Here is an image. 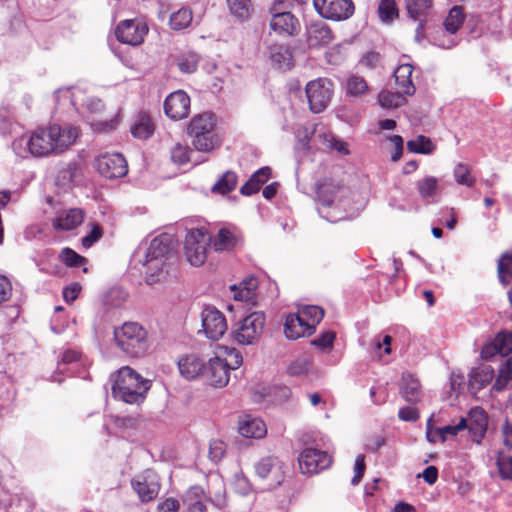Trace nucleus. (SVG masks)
Masks as SVG:
<instances>
[{
	"instance_id": "nucleus-1",
	"label": "nucleus",
	"mask_w": 512,
	"mask_h": 512,
	"mask_svg": "<svg viewBox=\"0 0 512 512\" xmlns=\"http://www.w3.org/2000/svg\"><path fill=\"white\" fill-rule=\"evenodd\" d=\"M79 135L80 131L77 127L52 124L47 127H38L28 139L21 137L14 140L12 146L20 156H23L21 150L26 147L32 156L45 157L68 150L75 144Z\"/></svg>"
},
{
	"instance_id": "nucleus-2",
	"label": "nucleus",
	"mask_w": 512,
	"mask_h": 512,
	"mask_svg": "<svg viewBox=\"0 0 512 512\" xmlns=\"http://www.w3.org/2000/svg\"><path fill=\"white\" fill-rule=\"evenodd\" d=\"M112 393L114 397L129 404L143 401L149 390V381L143 379L136 371L128 366L120 368L112 375Z\"/></svg>"
},
{
	"instance_id": "nucleus-3",
	"label": "nucleus",
	"mask_w": 512,
	"mask_h": 512,
	"mask_svg": "<svg viewBox=\"0 0 512 512\" xmlns=\"http://www.w3.org/2000/svg\"><path fill=\"white\" fill-rule=\"evenodd\" d=\"M187 133L191 138L193 147L199 152H211L220 146V138L216 133V117L205 112L194 116Z\"/></svg>"
},
{
	"instance_id": "nucleus-4",
	"label": "nucleus",
	"mask_w": 512,
	"mask_h": 512,
	"mask_svg": "<svg viewBox=\"0 0 512 512\" xmlns=\"http://www.w3.org/2000/svg\"><path fill=\"white\" fill-rule=\"evenodd\" d=\"M116 346L130 358L143 357L149 348L147 331L136 322H126L115 328Z\"/></svg>"
},
{
	"instance_id": "nucleus-5",
	"label": "nucleus",
	"mask_w": 512,
	"mask_h": 512,
	"mask_svg": "<svg viewBox=\"0 0 512 512\" xmlns=\"http://www.w3.org/2000/svg\"><path fill=\"white\" fill-rule=\"evenodd\" d=\"M211 241V236L205 229L188 231L184 242V254L192 266L199 267L205 263Z\"/></svg>"
},
{
	"instance_id": "nucleus-6",
	"label": "nucleus",
	"mask_w": 512,
	"mask_h": 512,
	"mask_svg": "<svg viewBox=\"0 0 512 512\" xmlns=\"http://www.w3.org/2000/svg\"><path fill=\"white\" fill-rule=\"evenodd\" d=\"M265 315L262 312H252L241 320L231 334L233 339L241 345H250L257 341L263 332Z\"/></svg>"
},
{
	"instance_id": "nucleus-7",
	"label": "nucleus",
	"mask_w": 512,
	"mask_h": 512,
	"mask_svg": "<svg viewBox=\"0 0 512 512\" xmlns=\"http://www.w3.org/2000/svg\"><path fill=\"white\" fill-rule=\"evenodd\" d=\"M149 32V27L143 19H125L120 21L115 27L116 39L130 46H139L144 42L145 36Z\"/></svg>"
},
{
	"instance_id": "nucleus-8",
	"label": "nucleus",
	"mask_w": 512,
	"mask_h": 512,
	"mask_svg": "<svg viewBox=\"0 0 512 512\" xmlns=\"http://www.w3.org/2000/svg\"><path fill=\"white\" fill-rule=\"evenodd\" d=\"M305 90L310 110L313 113H320L331 100L333 85L327 78H318L308 82Z\"/></svg>"
},
{
	"instance_id": "nucleus-9",
	"label": "nucleus",
	"mask_w": 512,
	"mask_h": 512,
	"mask_svg": "<svg viewBox=\"0 0 512 512\" xmlns=\"http://www.w3.org/2000/svg\"><path fill=\"white\" fill-rule=\"evenodd\" d=\"M255 470L268 488H275L283 482L286 466L277 457L267 456L256 464Z\"/></svg>"
},
{
	"instance_id": "nucleus-10",
	"label": "nucleus",
	"mask_w": 512,
	"mask_h": 512,
	"mask_svg": "<svg viewBox=\"0 0 512 512\" xmlns=\"http://www.w3.org/2000/svg\"><path fill=\"white\" fill-rule=\"evenodd\" d=\"M316 11L326 19L341 21L354 13L352 0H313Z\"/></svg>"
},
{
	"instance_id": "nucleus-11",
	"label": "nucleus",
	"mask_w": 512,
	"mask_h": 512,
	"mask_svg": "<svg viewBox=\"0 0 512 512\" xmlns=\"http://www.w3.org/2000/svg\"><path fill=\"white\" fill-rule=\"evenodd\" d=\"M331 456L325 451L315 448H305L299 455L298 462L303 474H315L328 468Z\"/></svg>"
},
{
	"instance_id": "nucleus-12",
	"label": "nucleus",
	"mask_w": 512,
	"mask_h": 512,
	"mask_svg": "<svg viewBox=\"0 0 512 512\" xmlns=\"http://www.w3.org/2000/svg\"><path fill=\"white\" fill-rule=\"evenodd\" d=\"M202 328L207 338L219 340L227 331L226 318L214 307H206L201 313Z\"/></svg>"
},
{
	"instance_id": "nucleus-13",
	"label": "nucleus",
	"mask_w": 512,
	"mask_h": 512,
	"mask_svg": "<svg viewBox=\"0 0 512 512\" xmlns=\"http://www.w3.org/2000/svg\"><path fill=\"white\" fill-rule=\"evenodd\" d=\"M95 167L102 176L108 179L125 176L128 171L127 162L119 153L100 155L95 160Z\"/></svg>"
},
{
	"instance_id": "nucleus-14",
	"label": "nucleus",
	"mask_w": 512,
	"mask_h": 512,
	"mask_svg": "<svg viewBox=\"0 0 512 512\" xmlns=\"http://www.w3.org/2000/svg\"><path fill=\"white\" fill-rule=\"evenodd\" d=\"M349 190L332 179H324L317 185V198L319 202L327 207L335 201L342 202V198L349 194Z\"/></svg>"
},
{
	"instance_id": "nucleus-15",
	"label": "nucleus",
	"mask_w": 512,
	"mask_h": 512,
	"mask_svg": "<svg viewBox=\"0 0 512 512\" xmlns=\"http://www.w3.org/2000/svg\"><path fill=\"white\" fill-rule=\"evenodd\" d=\"M190 110V98L182 90L171 93L164 102L165 114L174 120H180L188 116Z\"/></svg>"
},
{
	"instance_id": "nucleus-16",
	"label": "nucleus",
	"mask_w": 512,
	"mask_h": 512,
	"mask_svg": "<svg viewBox=\"0 0 512 512\" xmlns=\"http://www.w3.org/2000/svg\"><path fill=\"white\" fill-rule=\"evenodd\" d=\"M205 377L208 383L215 388L226 386L230 379L228 362L219 357L210 359L205 369Z\"/></svg>"
},
{
	"instance_id": "nucleus-17",
	"label": "nucleus",
	"mask_w": 512,
	"mask_h": 512,
	"mask_svg": "<svg viewBox=\"0 0 512 512\" xmlns=\"http://www.w3.org/2000/svg\"><path fill=\"white\" fill-rule=\"evenodd\" d=\"M131 484L133 490L143 502L155 499L160 490V485L152 472H146L137 476L132 480Z\"/></svg>"
},
{
	"instance_id": "nucleus-18",
	"label": "nucleus",
	"mask_w": 512,
	"mask_h": 512,
	"mask_svg": "<svg viewBox=\"0 0 512 512\" xmlns=\"http://www.w3.org/2000/svg\"><path fill=\"white\" fill-rule=\"evenodd\" d=\"M172 239L168 234H161L151 240L143 262H167L172 254Z\"/></svg>"
},
{
	"instance_id": "nucleus-19",
	"label": "nucleus",
	"mask_w": 512,
	"mask_h": 512,
	"mask_svg": "<svg viewBox=\"0 0 512 512\" xmlns=\"http://www.w3.org/2000/svg\"><path fill=\"white\" fill-rule=\"evenodd\" d=\"M177 364L181 376L187 380H194L201 374L205 375V363L196 354H186L181 356Z\"/></svg>"
},
{
	"instance_id": "nucleus-20",
	"label": "nucleus",
	"mask_w": 512,
	"mask_h": 512,
	"mask_svg": "<svg viewBox=\"0 0 512 512\" xmlns=\"http://www.w3.org/2000/svg\"><path fill=\"white\" fill-rule=\"evenodd\" d=\"M270 20V28L280 35H294L300 27L298 19L292 13L278 12Z\"/></svg>"
},
{
	"instance_id": "nucleus-21",
	"label": "nucleus",
	"mask_w": 512,
	"mask_h": 512,
	"mask_svg": "<svg viewBox=\"0 0 512 512\" xmlns=\"http://www.w3.org/2000/svg\"><path fill=\"white\" fill-rule=\"evenodd\" d=\"M400 394L405 401L411 404L419 402L422 397L419 379L410 373H404L400 383Z\"/></svg>"
},
{
	"instance_id": "nucleus-22",
	"label": "nucleus",
	"mask_w": 512,
	"mask_h": 512,
	"mask_svg": "<svg viewBox=\"0 0 512 512\" xmlns=\"http://www.w3.org/2000/svg\"><path fill=\"white\" fill-rule=\"evenodd\" d=\"M238 431L246 438H261L266 434L267 429L261 419L244 415L239 419Z\"/></svg>"
},
{
	"instance_id": "nucleus-23",
	"label": "nucleus",
	"mask_w": 512,
	"mask_h": 512,
	"mask_svg": "<svg viewBox=\"0 0 512 512\" xmlns=\"http://www.w3.org/2000/svg\"><path fill=\"white\" fill-rule=\"evenodd\" d=\"M84 219V213L81 209L72 208L60 212L53 221V227L57 230H72L79 226Z\"/></svg>"
},
{
	"instance_id": "nucleus-24",
	"label": "nucleus",
	"mask_w": 512,
	"mask_h": 512,
	"mask_svg": "<svg viewBox=\"0 0 512 512\" xmlns=\"http://www.w3.org/2000/svg\"><path fill=\"white\" fill-rule=\"evenodd\" d=\"M466 424L472 439L479 443L487 429V417L484 410L479 408L471 410L468 419H466Z\"/></svg>"
},
{
	"instance_id": "nucleus-25",
	"label": "nucleus",
	"mask_w": 512,
	"mask_h": 512,
	"mask_svg": "<svg viewBox=\"0 0 512 512\" xmlns=\"http://www.w3.org/2000/svg\"><path fill=\"white\" fill-rule=\"evenodd\" d=\"M412 72L413 67L410 64H401L394 71L397 89H400V93L406 96H411L415 93V87L411 79Z\"/></svg>"
},
{
	"instance_id": "nucleus-26",
	"label": "nucleus",
	"mask_w": 512,
	"mask_h": 512,
	"mask_svg": "<svg viewBox=\"0 0 512 512\" xmlns=\"http://www.w3.org/2000/svg\"><path fill=\"white\" fill-rule=\"evenodd\" d=\"M284 332L289 339H298L306 334L310 335L312 331L306 324L301 320V317L297 313L289 314L286 317L284 324Z\"/></svg>"
},
{
	"instance_id": "nucleus-27",
	"label": "nucleus",
	"mask_w": 512,
	"mask_h": 512,
	"mask_svg": "<svg viewBox=\"0 0 512 512\" xmlns=\"http://www.w3.org/2000/svg\"><path fill=\"white\" fill-rule=\"evenodd\" d=\"M493 377L494 369L489 365H481L469 374V386L473 390H480L488 385Z\"/></svg>"
},
{
	"instance_id": "nucleus-28",
	"label": "nucleus",
	"mask_w": 512,
	"mask_h": 512,
	"mask_svg": "<svg viewBox=\"0 0 512 512\" xmlns=\"http://www.w3.org/2000/svg\"><path fill=\"white\" fill-rule=\"evenodd\" d=\"M333 34L325 24H316L308 31V44L310 47L325 46L332 42Z\"/></svg>"
},
{
	"instance_id": "nucleus-29",
	"label": "nucleus",
	"mask_w": 512,
	"mask_h": 512,
	"mask_svg": "<svg viewBox=\"0 0 512 512\" xmlns=\"http://www.w3.org/2000/svg\"><path fill=\"white\" fill-rule=\"evenodd\" d=\"M272 63L281 70H288L293 65V56L290 49L284 45H272L269 48Z\"/></svg>"
},
{
	"instance_id": "nucleus-30",
	"label": "nucleus",
	"mask_w": 512,
	"mask_h": 512,
	"mask_svg": "<svg viewBox=\"0 0 512 512\" xmlns=\"http://www.w3.org/2000/svg\"><path fill=\"white\" fill-rule=\"evenodd\" d=\"M146 266L145 280L147 284L154 285L166 280L168 276V263L167 262H143Z\"/></svg>"
},
{
	"instance_id": "nucleus-31",
	"label": "nucleus",
	"mask_w": 512,
	"mask_h": 512,
	"mask_svg": "<svg viewBox=\"0 0 512 512\" xmlns=\"http://www.w3.org/2000/svg\"><path fill=\"white\" fill-rule=\"evenodd\" d=\"M239 237L227 228H221L213 240V248L217 252L230 251L239 243Z\"/></svg>"
},
{
	"instance_id": "nucleus-32",
	"label": "nucleus",
	"mask_w": 512,
	"mask_h": 512,
	"mask_svg": "<svg viewBox=\"0 0 512 512\" xmlns=\"http://www.w3.org/2000/svg\"><path fill=\"white\" fill-rule=\"evenodd\" d=\"M301 320L309 327L311 331L320 323L324 317V310L316 305H307L300 308L297 312Z\"/></svg>"
},
{
	"instance_id": "nucleus-33",
	"label": "nucleus",
	"mask_w": 512,
	"mask_h": 512,
	"mask_svg": "<svg viewBox=\"0 0 512 512\" xmlns=\"http://www.w3.org/2000/svg\"><path fill=\"white\" fill-rule=\"evenodd\" d=\"M134 137L139 139H147L154 132V125L151 118L144 113L139 114L131 128Z\"/></svg>"
},
{
	"instance_id": "nucleus-34",
	"label": "nucleus",
	"mask_w": 512,
	"mask_h": 512,
	"mask_svg": "<svg viewBox=\"0 0 512 512\" xmlns=\"http://www.w3.org/2000/svg\"><path fill=\"white\" fill-rule=\"evenodd\" d=\"M432 7V0H407L406 8L413 20H426Z\"/></svg>"
},
{
	"instance_id": "nucleus-35",
	"label": "nucleus",
	"mask_w": 512,
	"mask_h": 512,
	"mask_svg": "<svg viewBox=\"0 0 512 512\" xmlns=\"http://www.w3.org/2000/svg\"><path fill=\"white\" fill-rule=\"evenodd\" d=\"M345 92L351 97H360L366 95L369 91L367 81L358 75H350L345 83Z\"/></svg>"
},
{
	"instance_id": "nucleus-36",
	"label": "nucleus",
	"mask_w": 512,
	"mask_h": 512,
	"mask_svg": "<svg viewBox=\"0 0 512 512\" xmlns=\"http://www.w3.org/2000/svg\"><path fill=\"white\" fill-rule=\"evenodd\" d=\"M497 272L499 281L508 285L512 281V254L505 252L498 260Z\"/></svg>"
},
{
	"instance_id": "nucleus-37",
	"label": "nucleus",
	"mask_w": 512,
	"mask_h": 512,
	"mask_svg": "<svg viewBox=\"0 0 512 512\" xmlns=\"http://www.w3.org/2000/svg\"><path fill=\"white\" fill-rule=\"evenodd\" d=\"M378 15L382 23L389 24L398 18L399 12L395 0H380Z\"/></svg>"
},
{
	"instance_id": "nucleus-38",
	"label": "nucleus",
	"mask_w": 512,
	"mask_h": 512,
	"mask_svg": "<svg viewBox=\"0 0 512 512\" xmlns=\"http://www.w3.org/2000/svg\"><path fill=\"white\" fill-rule=\"evenodd\" d=\"M237 185V175L232 171H227L222 177L212 186L211 191L225 195L235 189Z\"/></svg>"
},
{
	"instance_id": "nucleus-39",
	"label": "nucleus",
	"mask_w": 512,
	"mask_h": 512,
	"mask_svg": "<svg viewBox=\"0 0 512 512\" xmlns=\"http://www.w3.org/2000/svg\"><path fill=\"white\" fill-rule=\"evenodd\" d=\"M464 22L463 8L460 6H454L448 13L444 27L447 32L455 34Z\"/></svg>"
},
{
	"instance_id": "nucleus-40",
	"label": "nucleus",
	"mask_w": 512,
	"mask_h": 512,
	"mask_svg": "<svg viewBox=\"0 0 512 512\" xmlns=\"http://www.w3.org/2000/svg\"><path fill=\"white\" fill-rule=\"evenodd\" d=\"M192 22V11L189 8H180L170 16V27L173 30L187 28Z\"/></svg>"
},
{
	"instance_id": "nucleus-41",
	"label": "nucleus",
	"mask_w": 512,
	"mask_h": 512,
	"mask_svg": "<svg viewBox=\"0 0 512 512\" xmlns=\"http://www.w3.org/2000/svg\"><path fill=\"white\" fill-rule=\"evenodd\" d=\"M438 186V180L433 176H426L416 183V187L422 199L434 197L437 194Z\"/></svg>"
},
{
	"instance_id": "nucleus-42",
	"label": "nucleus",
	"mask_w": 512,
	"mask_h": 512,
	"mask_svg": "<svg viewBox=\"0 0 512 512\" xmlns=\"http://www.w3.org/2000/svg\"><path fill=\"white\" fill-rule=\"evenodd\" d=\"M407 149L413 153L430 154L434 151L435 145L430 138L419 135L414 140L407 142Z\"/></svg>"
},
{
	"instance_id": "nucleus-43",
	"label": "nucleus",
	"mask_w": 512,
	"mask_h": 512,
	"mask_svg": "<svg viewBox=\"0 0 512 512\" xmlns=\"http://www.w3.org/2000/svg\"><path fill=\"white\" fill-rule=\"evenodd\" d=\"M403 93H400V89L397 92L383 91L379 94V104L384 108H396L403 104L405 101Z\"/></svg>"
},
{
	"instance_id": "nucleus-44",
	"label": "nucleus",
	"mask_w": 512,
	"mask_h": 512,
	"mask_svg": "<svg viewBox=\"0 0 512 512\" xmlns=\"http://www.w3.org/2000/svg\"><path fill=\"white\" fill-rule=\"evenodd\" d=\"M320 138L321 143L328 149L335 150L340 154L347 155L349 150L347 148V143L338 139L332 133H322L318 136Z\"/></svg>"
},
{
	"instance_id": "nucleus-45",
	"label": "nucleus",
	"mask_w": 512,
	"mask_h": 512,
	"mask_svg": "<svg viewBox=\"0 0 512 512\" xmlns=\"http://www.w3.org/2000/svg\"><path fill=\"white\" fill-rule=\"evenodd\" d=\"M244 284H249V288H241L237 285H232L231 290L234 292V299L237 301L248 302L251 301L254 297V292L257 287V281L254 278H251L247 281H244Z\"/></svg>"
},
{
	"instance_id": "nucleus-46",
	"label": "nucleus",
	"mask_w": 512,
	"mask_h": 512,
	"mask_svg": "<svg viewBox=\"0 0 512 512\" xmlns=\"http://www.w3.org/2000/svg\"><path fill=\"white\" fill-rule=\"evenodd\" d=\"M510 380H512V356L500 367L493 389L502 391Z\"/></svg>"
},
{
	"instance_id": "nucleus-47",
	"label": "nucleus",
	"mask_w": 512,
	"mask_h": 512,
	"mask_svg": "<svg viewBox=\"0 0 512 512\" xmlns=\"http://www.w3.org/2000/svg\"><path fill=\"white\" fill-rule=\"evenodd\" d=\"M228 8L234 16L245 19L249 16L252 4L251 0H226Z\"/></svg>"
},
{
	"instance_id": "nucleus-48",
	"label": "nucleus",
	"mask_w": 512,
	"mask_h": 512,
	"mask_svg": "<svg viewBox=\"0 0 512 512\" xmlns=\"http://www.w3.org/2000/svg\"><path fill=\"white\" fill-rule=\"evenodd\" d=\"M191 149L188 145L175 143L170 149V158L172 162L183 165L190 160Z\"/></svg>"
},
{
	"instance_id": "nucleus-49",
	"label": "nucleus",
	"mask_w": 512,
	"mask_h": 512,
	"mask_svg": "<svg viewBox=\"0 0 512 512\" xmlns=\"http://www.w3.org/2000/svg\"><path fill=\"white\" fill-rule=\"evenodd\" d=\"M199 63V56L196 53L183 54L177 59V66L183 73H193Z\"/></svg>"
},
{
	"instance_id": "nucleus-50",
	"label": "nucleus",
	"mask_w": 512,
	"mask_h": 512,
	"mask_svg": "<svg viewBox=\"0 0 512 512\" xmlns=\"http://www.w3.org/2000/svg\"><path fill=\"white\" fill-rule=\"evenodd\" d=\"M312 361L309 357L303 356L296 358L288 367V373L292 376H301L310 370Z\"/></svg>"
},
{
	"instance_id": "nucleus-51",
	"label": "nucleus",
	"mask_w": 512,
	"mask_h": 512,
	"mask_svg": "<svg viewBox=\"0 0 512 512\" xmlns=\"http://www.w3.org/2000/svg\"><path fill=\"white\" fill-rule=\"evenodd\" d=\"M466 426V419L462 418L456 425H446L441 428H435V433L439 435L440 441L444 442L449 436L457 435L460 431L465 429Z\"/></svg>"
},
{
	"instance_id": "nucleus-52",
	"label": "nucleus",
	"mask_w": 512,
	"mask_h": 512,
	"mask_svg": "<svg viewBox=\"0 0 512 512\" xmlns=\"http://www.w3.org/2000/svg\"><path fill=\"white\" fill-rule=\"evenodd\" d=\"M454 178L460 185L473 186L475 180L470 176V170L467 165L459 163L454 168Z\"/></svg>"
},
{
	"instance_id": "nucleus-53",
	"label": "nucleus",
	"mask_w": 512,
	"mask_h": 512,
	"mask_svg": "<svg viewBox=\"0 0 512 512\" xmlns=\"http://www.w3.org/2000/svg\"><path fill=\"white\" fill-rule=\"evenodd\" d=\"M186 504L188 512H207L206 504L199 497L197 489L189 491L186 497Z\"/></svg>"
},
{
	"instance_id": "nucleus-54",
	"label": "nucleus",
	"mask_w": 512,
	"mask_h": 512,
	"mask_svg": "<svg viewBox=\"0 0 512 512\" xmlns=\"http://www.w3.org/2000/svg\"><path fill=\"white\" fill-rule=\"evenodd\" d=\"M61 260L71 267H79L86 262V259L70 248H64L60 254Z\"/></svg>"
},
{
	"instance_id": "nucleus-55",
	"label": "nucleus",
	"mask_w": 512,
	"mask_h": 512,
	"mask_svg": "<svg viewBox=\"0 0 512 512\" xmlns=\"http://www.w3.org/2000/svg\"><path fill=\"white\" fill-rule=\"evenodd\" d=\"M496 341L498 343V349L501 356H506L512 351V333L511 332H500L496 335Z\"/></svg>"
},
{
	"instance_id": "nucleus-56",
	"label": "nucleus",
	"mask_w": 512,
	"mask_h": 512,
	"mask_svg": "<svg viewBox=\"0 0 512 512\" xmlns=\"http://www.w3.org/2000/svg\"><path fill=\"white\" fill-rule=\"evenodd\" d=\"M226 445L222 440L215 439L210 441L209 443V458L217 463L219 462L225 455Z\"/></svg>"
},
{
	"instance_id": "nucleus-57",
	"label": "nucleus",
	"mask_w": 512,
	"mask_h": 512,
	"mask_svg": "<svg viewBox=\"0 0 512 512\" xmlns=\"http://www.w3.org/2000/svg\"><path fill=\"white\" fill-rule=\"evenodd\" d=\"M497 466L503 479H512V456L500 455L497 460Z\"/></svg>"
},
{
	"instance_id": "nucleus-58",
	"label": "nucleus",
	"mask_w": 512,
	"mask_h": 512,
	"mask_svg": "<svg viewBox=\"0 0 512 512\" xmlns=\"http://www.w3.org/2000/svg\"><path fill=\"white\" fill-rule=\"evenodd\" d=\"M102 228L97 223L91 224V231L82 238V245L85 248H90L94 243H96L102 237Z\"/></svg>"
},
{
	"instance_id": "nucleus-59",
	"label": "nucleus",
	"mask_w": 512,
	"mask_h": 512,
	"mask_svg": "<svg viewBox=\"0 0 512 512\" xmlns=\"http://www.w3.org/2000/svg\"><path fill=\"white\" fill-rule=\"evenodd\" d=\"M365 468H366L365 457H364V455L359 454L356 457V460H355L354 476L351 479V484L352 485L355 486V485L359 484V482L361 481V479H362V477L364 475Z\"/></svg>"
},
{
	"instance_id": "nucleus-60",
	"label": "nucleus",
	"mask_w": 512,
	"mask_h": 512,
	"mask_svg": "<svg viewBox=\"0 0 512 512\" xmlns=\"http://www.w3.org/2000/svg\"><path fill=\"white\" fill-rule=\"evenodd\" d=\"M335 339V333L334 332H325L318 338L311 341V344L314 346H317L321 349L330 348L333 345Z\"/></svg>"
},
{
	"instance_id": "nucleus-61",
	"label": "nucleus",
	"mask_w": 512,
	"mask_h": 512,
	"mask_svg": "<svg viewBox=\"0 0 512 512\" xmlns=\"http://www.w3.org/2000/svg\"><path fill=\"white\" fill-rule=\"evenodd\" d=\"M12 284L6 276L0 275V305L10 299Z\"/></svg>"
},
{
	"instance_id": "nucleus-62",
	"label": "nucleus",
	"mask_w": 512,
	"mask_h": 512,
	"mask_svg": "<svg viewBox=\"0 0 512 512\" xmlns=\"http://www.w3.org/2000/svg\"><path fill=\"white\" fill-rule=\"evenodd\" d=\"M78 168L76 164L69 163L66 167L59 171V179H62L65 182H72L77 176Z\"/></svg>"
},
{
	"instance_id": "nucleus-63",
	"label": "nucleus",
	"mask_w": 512,
	"mask_h": 512,
	"mask_svg": "<svg viewBox=\"0 0 512 512\" xmlns=\"http://www.w3.org/2000/svg\"><path fill=\"white\" fill-rule=\"evenodd\" d=\"M157 508L158 512H177L180 508V503L174 498H167L159 503Z\"/></svg>"
},
{
	"instance_id": "nucleus-64",
	"label": "nucleus",
	"mask_w": 512,
	"mask_h": 512,
	"mask_svg": "<svg viewBox=\"0 0 512 512\" xmlns=\"http://www.w3.org/2000/svg\"><path fill=\"white\" fill-rule=\"evenodd\" d=\"M271 176V169L269 167H262L259 170H257L255 173L251 175V178L254 179V181L262 186L265 184Z\"/></svg>"
}]
</instances>
